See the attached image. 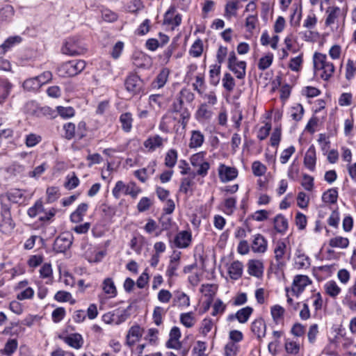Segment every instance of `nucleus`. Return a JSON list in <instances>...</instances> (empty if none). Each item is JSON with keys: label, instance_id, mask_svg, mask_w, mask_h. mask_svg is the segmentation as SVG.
<instances>
[{"label": "nucleus", "instance_id": "nucleus-1", "mask_svg": "<svg viewBox=\"0 0 356 356\" xmlns=\"http://www.w3.org/2000/svg\"><path fill=\"white\" fill-rule=\"evenodd\" d=\"M194 99L195 95L189 89L183 88L177 95L170 106L172 113L179 114V123L182 125L183 129H185L191 118L188 106L191 105Z\"/></svg>", "mask_w": 356, "mask_h": 356}, {"label": "nucleus", "instance_id": "nucleus-2", "mask_svg": "<svg viewBox=\"0 0 356 356\" xmlns=\"http://www.w3.org/2000/svg\"><path fill=\"white\" fill-rule=\"evenodd\" d=\"M314 67L316 71L322 70L321 77L327 81L334 72V66L332 62L327 60V56L321 53H315L314 55Z\"/></svg>", "mask_w": 356, "mask_h": 356}, {"label": "nucleus", "instance_id": "nucleus-3", "mask_svg": "<svg viewBox=\"0 0 356 356\" xmlns=\"http://www.w3.org/2000/svg\"><path fill=\"white\" fill-rule=\"evenodd\" d=\"M86 67V62L83 60H72L65 62L58 67L60 76H74L81 73Z\"/></svg>", "mask_w": 356, "mask_h": 356}, {"label": "nucleus", "instance_id": "nucleus-4", "mask_svg": "<svg viewBox=\"0 0 356 356\" xmlns=\"http://www.w3.org/2000/svg\"><path fill=\"white\" fill-rule=\"evenodd\" d=\"M227 67L236 74L237 79H243L245 77L246 63L245 61H238L234 51L229 53Z\"/></svg>", "mask_w": 356, "mask_h": 356}, {"label": "nucleus", "instance_id": "nucleus-5", "mask_svg": "<svg viewBox=\"0 0 356 356\" xmlns=\"http://www.w3.org/2000/svg\"><path fill=\"white\" fill-rule=\"evenodd\" d=\"M124 85L127 90L133 95H138L143 91V81L136 74L129 75L125 80Z\"/></svg>", "mask_w": 356, "mask_h": 356}, {"label": "nucleus", "instance_id": "nucleus-6", "mask_svg": "<svg viewBox=\"0 0 356 356\" xmlns=\"http://www.w3.org/2000/svg\"><path fill=\"white\" fill-rule=\"evenodd\" d=\"M73 236L69 233H64L58 236L54 241L53 249L56 252H65L72 245Z\"/></svg>", "mask_w": 356, "mask_h": 356}, {"label": "nucleus", "instance_id": "nucleus-7", "mask_svg": "<svg viewBox=\"0 0 356 356\" xmlns=\"http://www.w3.org/2000/svg\"><path fill=\"white\" fill-rule=\"evenodd\" d=\"M83 48L81 46L78 39L70 38L66 40L62 47V51L70 56L80 55L83 53Z\"/></svg>", "mask_w": 356, "mask_h": 356}, {"label": "nucleus", "instance_id": "nucleus-8", "mask_svg": "<svg viewBox=\"0 0 356 356\" xmlns=\"http://www.w3.org/2000/svg\"><path fill=\"white\" fill-rule=\"evenodd\" d=\"M191 232L187 230L178 232L172 241L170 240V242L172 243L175 247L181 249L188 248L191 245Z\"/></svg>", "mask_w": 356, "mask_h": 356}, {"label": "nucleus", "instance_id": "nucleus-9", "mask_svg": "<svg viewBox=\"0 0 356 356\" xmlns=\"http://www.w3.org/2000/svg\"><path fill=\"white\" fill-rule=\"evenodd\" d=\"M310 283L311 281L307 275H299L295 276L291 288L292 294L298 297Z\"/></svg>", "mask_w": 356, "mask_h": 356}, {"label": "nucleus", "instance_id": "nucleus-10", "mask_svg": "<svg viewBox=\"0 0 356 356\" xmlns=\"http://www.w3.org/2000/svg\"><path fill=\"white\" fill-rule=\"evenodd\" d=\"M286 245L283 241H278L275 244L274 249L275 259L276 261L277 269L282 268L285 265L286 262L284 260V255L286 253Z\"/></svg>", "mask_w": 356, "mask_h": 356}, {"label": "nucleus", "instance_id": "nucleus-11", "mask_svg": "<svg viewBox=\"0 0 356 356\" xmlns=\"http://www.w3.org/2000/svg\"><path fill=\"white\" fill-rule=\"evenodd\" d=\"M58 338L70 347L77 350L80 349L83 345V339L79 333H72L67 336L59 334Z\"/></svg>", "mask_w": 356, "mask_h": 356}, {"label": "nucleus", "instance_id": "nucleus-12", "mask_svg": "<svg viewBox=\"0 0 356 356\" xmlns=\"http://www.w3.org/2000/svg\"><path fill=\"white\" fill-rule=\"evenodd\" d=\"M252 312L253 309L251 307L247 306L238 310L236 314H229L227 320L230 322L236 319L240 323H245Z\"/></svg>", "mask_w": 356, "mask_h": 356}, {"label": "nucleus", "instance_id": "nucleus-13", "mask_svg": "<svg viewBox=\"0 0 356 356\" xmlns=\"http://www.w3.org/2000/svg\"><path fill=\"white\" fill-rule=\"evenodd\" d=\"M176 7L175 5H171L164 16V22L165 24L178 26L181 23V15L179 13L175 14Z\"/></svg>", "mask_w": 356, "mask_h": 356}, {"label": "nucleus", "instance_id": "nucleus-14", "mask_svg": "<svg viewBox=\"0 0 356 356\" xmlns=\"http://www.w3.org/2000/svg\"><path fill=\"white\" fill-rule=\"evenodd\" d=\"M143 329L138 325H133L130 327L126 336L127 344L129 346H134L136 341H139L143 335Z\"/></svg>", "mask_w": 356, "mask_h": 356}, {"label": "nucleus", "instance_id": "nucleus-15", "mask_svg": "<svg viewBox=\"0 0 356 356\" xmlns=\"http://www.w3.org/2000/svg\"><path fill=\"white\" fill-rule=\"evenodd\" d=\"M219 177L223 182L231 181L237 177L238 172L234 168L227 167L221 164L219 167Z\"/></svg>", "mask_w": 356, "mask_h": 356}, {"label": "nucleus", "instance_id": "nucleus-16", "mask_svg": "<svg viewBox=\"0 0 356 356\" xmlns=\"http://www.w3.org/2000/svg\"><path fill=\"white\" fill-rule=\"evenodd\" d=\"M252 332L257 336L258 339H261L266 336V325L263 318L255 319L251 325Z\"/></svg>", "mask_w": 356, "mask_h": 356}, {"label": "nucleus", "instance_id": "nucleus-17", "mask_svg": "<svg viewBox=\"0 0 356 356\" xmlns=\"http://www.w3.org/2000/svg\"><path fill=\"white\" fill-rule=\"evenodd\" d=\"M316 162V149L314 146L312 145L309 147L305 155L304 165L309 170L314 171L315 170Z\"/></svg>", "mask_w": 356, "mask_h": 356}, {"label": "nucleus", "instance_id": "nucleus-18", "mask_svg": "<svg viewBox=\"0 0 356 356\" xmlns=\"http://www.w3.org/2000/svg\"><path fill=\"white\" fill-rule=\"evenodd\" d=\"M163 144V139L159 135L149 137L145 140L143 145L149 152H154L156 148L161 147Z\"/></svg>", "mask_w": 356, "mask_h": 356}, {"label": "nucleus", "instance_id": "nucleus-19", "mask_svg": "<svg viewBox=\"0 0 356 356\" xmlns=\"http://www.w3.org/2000/svg\"><path fill=\"white\" fill-rule=\"evenodd\" d=\"M169 74L170 70L168 68H163L152 81V87L157 89L163 88L168 81Z\"/></svg>", "mask_w": 356, "mask_h": 356}, {"label": "nucleus", "instance_id": "nucleus-20", "mask_svg": "<svg viewBox=\"0 0 356 356\" xmlns=\"http://www.w3.org/2000/svg\"><path fill=\"white\" fill-rule=\"evenodd\" d=\"M9 202L15 204H22L25 201V196L23 191L18 188L11 189L5 195Z\"/></svg>", "mask_w": 356, "mask_h": 356}, {"label": "nucleus", "instance_id": "nucleus-21", "mask_svg": "<svg viewBox=\"0 0 356 356\" xmlns=\"http://www.w3.org/2000/svg\"><path fill=\"white\" fill-rule=\"evenodd\" d=\"M267 249V241L261 234H257L252 243V250L254 252L264 253Z\"/></svg>", "mask_w": 356, "mask_h": 356}, {"label": "nucleus", "instance_id": "nucleus-22", "mask_svg": "<svg viewBox=\"0 0 356 356\" xmlns=\"http://www.w3.org/2000/svg\"><path fill=\"white\" fill-rule=\"evenodd\" d=\"M88 209V204L86 203L80 204L76 209L71 213L70 220L74 223H78L83 220V216H85Z\"/></svg>", "mask_w": 356, "mask_h": 356}, {"label": "nucleus", "instance_id": "nucleus-23", "mask_svg": "<svg viewBox=\"0 0 356 356\" xmlns=\"http://www.w3.org/2000/svg\"><path fill=\"white\" fill-rule=\"evenodd\" d=\"M274 228L277 232L284 234L288 229V220L282 214L277 215L273 220Z\"/></svg>", "mask_w": 356, "mask_h": 356}, {"label": "nucleus", "instance_id": "nucleus-24", "mask_svg": "<svg viewBox=\"0 0 356 356\" xmlns=\"http://www.w3.org/2000/svg\"><path fill=\"white\" fill-rule=\"evenodd\" d=\"M173 305L181 308L188 307L190 305L189 296L184 292H175L173 299Z\"/></svg>", "mask_w": 356, "mask_h": 356}, {"label": "nucleus", "instance_id": "nucleus-25", "mask_svg": "<svg viewBox=\"0 0 356 356\" xmlns=\"http://www.w3.org/2000/svg\"><path fill=\"white\" fill-rule=\"evenodd\" d=\"M248 272L250 275L259 277L263 273V264L259 260H250Z\"/></svg>", "mask_w": 356, "mask_h": 356}, {"label": "nucleus", "instance_id": "nucleus-26", "mask_svg": "<svg viewBox=\"0 0 356 356\" xmlns=\"http://www.w3.org/2000/svg\"><path fill=\"white\" fill-rule=\"evenodd\" d=\"M204 141V134L200 131L193 130L191 131V136L188 146L191 149L197 148L202 145Z\"/></svg>", "mask_w": 356, "mask_h": 356}, {"label": "nucleus", "instance_id": "nucleus-27", "mask_svg": "<svg viewBox=\"0 0 356 356\" xmlns=\"http://www.w3.org/2000/svg\"><path fill=\"white\" fill-rule=\"evenodd\" d=\"M13 85L6 79L0 78V104L9 96Z\"/></svg>", "mask_w": 356, "mask_h": 356}, {"label": "nucleus", "instance_id": "nucleus-28", "mask_svg": "<svg viewBox=\"0 0 356 356\" xmlns=\"http://www.w3.org/2000/svg\"><path fill=\"white\" fill-rule=\"evenodd\" d=\"M230 277L233 280H238L242 275L243 264L238 261H234L228 269Z\"/></svg>", "mask_w": 356, "mask_h": 356}, {"label": "nucleus", "instance_id": "nucleus-29", "mask_svg": "<svg viewBox=\"0 0 356 356\" xmlns=\"http://www.w3.org/2000/svg\"><path fill=\"white\" fill-rule=\"evenodd\" d=\"M220 65H213L210 66L209 70V82L211 85L216 86L220 79Z\"/></svg>", "mask_w": 356, "mask_h": 356}, {"label": "nucleus", "instance_id": "nucleus-30", "mask_svg": "<svg viewBox=\"0 0 356 356\" xmlns=\"http://www.w3.org/2000/svg\"><path fill=\"white\" fill-rule=\"evenodd\" d=\"M122 129L125 132H129L132 128L133 118L131 113H124L120 116Z\"/></svg>", "mask_w": 356, "mask_h": 356}, {"label": "nucleus", "instance_id": "nucleus-31", "mask_svg": "<svg viewBox=\"0 0 356 356\" xmlns=\"http://www.w3.org/2000/svg\"><path fill=\"white\" fill-rule=\"evenodd\" d=\"M102 289L105 293L110 295V297H115L117 295V289L111 278H106L102 284Z\"/></svg>", "mask_w": 356, "mask_h": 356}, {"label": "nucleus", "instance_id": "nucleus-32", "mask_svg": "<svg viewBox=\"0 0 356 356\" xmlns=\"http://www.w3.org/2000/svg\"><path fill=\"white\" fill-rule=\"evenodd\" d=\"M212 115V111L209 108L207 103L200 104L197 112L196 116L198 120H208L210 119Z\"/></svg>", "mask_w": 356, "mask_h": 356}, {"label": "nucleus", "instance_id": "nucleus-33", "mask_svg": "<svg viewBox=\"0 0 356 356\" xmlns=\"http://www.w3.org/2000/svg\"><path fill=\"white\" fill-rule=\"evenodd\" d=\"M329 245L332 248H346L349 245V240L348 238L338 236L330 239Z\"/></svg>", "mask_w": 356, "mask_h": 356}, {"label": "nucleus", "instance_id": "nucleus-34", "mask_svg": "<svg viewBox=\"0 0 356 356\" xmlns=\"http://www.w3.org/2000/svg\"><path fill=\"white\" fill-rule=\"evenodd\" d=\"M1 222L0 226L3 232H8L13 230L15 224L12 218L11 214L1 216Z\"/></svg>", "mask_w": 356, "mask_h": 356}, {"label": "nucleus", "instance_id": "nucleus-35", "mask_svg": "<svg viewBox=\"0 0 356 356\" xmlns=\"http://www.w3.org/2000/svg\"><path fill=\"white\" fill-rule=\"evenodd\" d=\"M338 191L335 188H330L322 196V200L325 203L334 204L337 201Z\"/></svg>", "mask_w": 356, "mask_h": 356}, {"label": "nucleus", "instance_id": "nucleus-36", "mask_svg": "<svg viewBox=\"0 0 356 356\" xmlns=\"http://www.w3.org/2000/svg\"><path fill=\"white\" fill-rule=\"evenodd\" d=\"M340 12V9L338 7H329L326 11L327 16L325 19L326 26H330L333 24L338 17Z\"/></svg>", "mask_w": 356, "mask_h": 356}, {"label": "nucleus", "instance_id": "nucleus-37", "mask_svg": "<svg viewBox=\"0 0 356 356\" xmlns=\"http://www.w3.org/2000/svg\"><path fill=\"white\" fill-rule=\"evenodd\" d=\"M203 52V42L201 39H197L194 43L192 44L189 54L191 56L193 57H199L202 55Z\"/></svg>", "mask_w": 356, "mask_h": 356}, {"label": "nucleus", "instance_id": "nucleus-38", "mask_svg": "<svg viewBox=\"0 0 356 356\" xmlns=\"http://www.w3.org/2000/svg\"><path fill=\"white\" fill-rule=\"evenodd\" d=\"M41 84L38 81L36 76L33 78H30L25 80L23 83V88L24 90L27 91H35L39 89L41 87Z\"/></svg>", "mask_w": 356, "mask_h": 356}, {"label": "nucleus", "instance_id": "nucleus-39", "mask_svg": "<svg viewBox=\"0 0 356 356\" xmlns=\"http://www.w3.org/2000/svg\"><path fill=\"white\" fill-rule=\"evenodd\" d=\"M194 182L192 179L189 177H184L181 179V184L179 186V191L186 195H188V193L192 195L193 191L191 188V186H192Z\"/></svg>", "mask_w": 356, "mask_h": 356}, {"label": "nucleus", "instance_id": "nucleus-40", "mask_svg": "<svg viewBox=\"0 0 356 356\" xmlns=\"http://www.w3.org/2000/svg\"><path fill=\"white\" fill-rule=\"evenodd\" d=\"M21 41L22 38L20 36H10L5 40V42L0 46V48H1L3 49V52L5 53L13 45L20 43Z\"/></svg>", "mask_w": 356, "mask_h": 356}, {"label": "nucleus", "instance_id": "nucleus-41", "mask_svg": "<svg viewBox=\"0 0 356 356\" xmlns=\"http://www.w3.org/2000/svg\"><path fill=\"white\" fill-rule=\"evenodd\" d=\"M326 293L331 297L335 298L341 291V289L338 286L334 281H329L325 285Z\"/></svg>", "mask_w": 356, "mask_h": 356}, {"label": "nucleus", "instance_id": "nucleus-42", "mask_svg": "<svg viewBox=\"0 0 356 356\" xmlns=\"http://www.w3.org/2000/svg\"><path fill=\"white\" fill-rule=\"evenodd\" d=\"M177 160V152L174 149H170L165 157V165L168 168H172L175 165Z\"/></svg>", "mask_w": 356, "mask_h": 356}, {"label": "nucleus", "instance_id": "nucleus-43", "mask_svg": "<svg viewBox=\"0 0 356 356\" xmlns=\"http://www.w3.org/2000/svg\"><path fill=\"white\" fill-rule=\"evenodd\" d=\"M17 347L18 342L17 339H10L6 343L3 352L5 355L10 356L16 351Z\"/></svg>", "mask_w": 356, "mask_h": 356}, {"label": "nucleus", "instance_id": "nucleus-44", "mask_svg": "<svg viewBox=\"0 0 356 356\" xmlns=\"http://www.w3.org/2000/svg\"><path fill=\"white\" fill-rule=\"evenodd\" d=\"M42 141V137L40 135L31 133L26 136L25 145L27 147H33Z\"/></svg>", "mask_w": 356, "mask_h": 356}, {"label": "nucleus", "instance_id": "nucleus-45", "mask_svg": "<svg viewBox=\"0 0 356 356\" xmlns=\"http://www.w3.org/2000/svg\"><path fill=\"white\" fill-rule=\"evenodd\" d=\"M222 81V86L227 91L232 92L234 90L236 85L235 81L229 73L227 72L224 74Z\"/></svg>", "mask_w": 356, "mask_h": 356}, {"label": "nucleus", "instance_id": "nucleus-46", "mask_svg": "<svg viewBox=\"0 0 356 356\" xmlns=\"http://www.w3.org/2000/svg\"><path fill=\"white\" fill-rule=\"evenodd\" d=\"M159 222L161 227V232L169 230L173 224L172 218L164 213L161 214Z\"/></svg>", "mask_w": 356, "mask_h": 356}, {"label": "nucleus", "instance_id": "nucleus-47", "mask_svg": "<svg viewBox=\"0 0 356 356\" xmlns=\"http://www.w3.org/2000/svg\"><path fill=\"white\" fill-rule=\"evenodd\" d=\"M238 1H228L225 6V16L229 18L231 16L236 15V10L238 9Z\"/></svg>", "mask_w": 356, "mask_h": 356}, {"label": "nucleus", "instance_id": "nucleus-48", "mask_svg": "<svg viewBox=\"0 0 356 356\" xmlns=\"http://www.w3.org/2000/svg\"><path fill=\"white\" fill-rule=\"evenodd\" d=\"M195 318L192 312L183 313L180 315V322L186 327H191L195 324Z\"/></svg>", "mask_w": 356, "mask_h": 356}, {"label": "nucleus", "instance_id": "nucleus-49", "mask_svg": "<svg viewBox=\"0 0 356 356\" xmlns=\"http://www.w3.org/2000/svg\"><path fill=\"white\" fill-rule=\"evenodd\" d=\"M273 59V55L272 54H268L266 56L261 57L258 63V68L260 70H265L268 69L272 64Z\"/></svg>", "mask_w": 356, "mask_h": 356}, {"label": "nucleus", "instance_id": "nucleus-50", "mask_svg": "<svg viewBox=\"0 0 356 356\" xmlns=\"http://www.w3.org/2000/svg\"><path fill=\"white\" fill-rule=\"evenodd\" d=\"M290 113L291 117L293 120L297 122L300 121L302 119L304 114L303 106L301 104H298L296 106H293L291 108Z\"/></svg>", "mask_w": 356, "mask_h": 356}, {"label": "nucleus", "instance_id": "nucleus-51", "mask_svg": "<svg viewBox=\"0 0 356 356\" xmlns=\"http://www.w3.org/2000/svg\"><path fill=\"white\" fill-rule=\"evenodd\" d=\"M56 111L59 115L63 118H70L74 115V109L71 106L64 107L58 106L56 107Z\"/></svg>", "mask_w": 356, "mask_h": 356}, {"label": "nucleus", "instance_id": "nucleus-52", "mask_svg": "<svg viewBox=\"0 0 356 356\" xmlns=\"http://www.w3.org/2000/svg\"><path fill=\"white\" fill-rule=\"evenodd\" d=\"M236 199L235 197H228L224 201L225 213L232 215L236 209Z\"/></svg>", "mask_w": 356, "mask_h": 356}, {"label": "nucleus", "instance_id": "nucleus-53", "mask_svg": "<svg viewBox=\"0 0 356 356\" xmlns=\"http://www.w3.org/2000/svg\"><path fill=\"white\" fill-rule=\"evenodd\" d=\"M66 179L67 181L65 183L64 186L68 190L74 189L79 184V179L74 172H72L71 176L68 175Z\"/></svg>", "mask_w": 356, "mask_h": 356}, {"label": "nucleus", "instance_id": "nucleus-54", "mask_svg": "<svg viewBox=\"0 0 356 356\" xmlns=\"http://www.w3.org/2000/svg\"><path fill=\"white\" fill-rule=\"evenodd\" d=\"M114 316L115 324L120 325L124 322L129 317V314L127 309H123L122 311L116 309L114 311Z\"/></svg>", "mask_w": 356, "mask_h": 356}, {"label": "nucleus", "instance_id": "nucleus-55", "mask_svg": "<svg viewBox=\"0 0 356 356\" xmlns=\"http://www.w3.org/2000/svg\"><path fill=\"white\" fill-rule=\"evenodd\" d=\"M252 173L254 176L261 177L266 171V167L259 161H254L252 165Z\"/></svg>", "mask_w": 356, "mask_h": 356}, {"label": "nucleus", "instance_id": "nucleus-56", "mask_svg": "<svg viewBox=\"0 0 356 356\" xmlns=\"http://www.w3.org/2000/svg\"><path fill=\"white\" fill-rule=\"evenodd\" d=\"M65 131V138L67 140L72 139L76 134L75 124L72 122H67L63 125Z\"/></svg>", "mask_w": 356, "mask_h": 356}, {"label": "nucleus", "instance_id": "nucleus-57", "mask_svg": "<svg viewBox=\"0 0 356 356\" xmlns=\"http://www.w3.org/2000/svg\"><path fill=\"white\" fill-rule=\"evenodd\" d=\"M14 15V10L11 6L7 5L0 10V19L2 21L10 19Z\"/></svg>", "mask_w": 356, "mask_h": 356}, {"label": "nucleus", "instance_id": "nucleus-58", "mask_svg": "<svg viewBox=\"0 0 356 356\" xmlns=\"http://www.w3.org/2000/svg\"><path fill=\"white\" fill-rule=\"evenodd\" d=\"M43 204L41 200H38L35 204L30 207L27 211L29 217L35 218L38 213L43 211Z\"/></svg>", "mask_w": 356, "mask_h": 356}, {"label": "nucleus", "instance_id": "nucleus-59", "mask_svg": "<svg viewBox=\"0 0 356 356\" xmlns=\"http://www.w3.org/2000/svg\"><path fill=\"white\" fill-rule=\"evenodd\" d=\"M47 200L49 203L55 202L59 197V189L58 187L51 186L47 189Z\"/></svg>", "mask_w": 356, "mask_h": 356}, {"label": "nucleus", "instance_id": "nucleus-60", "mask_svg": "<svg viewBox=\"0 0 356 356\" xmlns=\"http://www.w3.org/2000/svg\"><path fill=\"white\" fill-rule=\"evenodd\" d=\"M193 87L200 95H202V89L205 87L204 78L202 74L195 76V82L193 83Z\"/></svg>", "mask_w": 356, "mask_h": 356}, {"label": "nucleus", "instance_id": "nucleus-61", "mask_svg": "<svg viewBox=\"0 0 356 356\" xmlns=\"http://www.w3.org/2000/svg\"><path fill=\"white\" fill-rule=\"evenodd\" d=\"M140 192V189L136 186L134 182H130L126 185L125 195H130L133 198H136Z\"/></svg>", "mask_w": 356, "mask_h": 356}, {"label": "nucleus", "instance_id": "nucleus-62", "mask_svg": "<svg viewBox=\"0 0 356 356\" xmlns=\"http://www.w3.org/2000/svg\"><path fill=\"white\" fill-rule=\"evenodd\" d=\"M355 73H356V60L354 61L349 59L346 66V78L348 80H350Z\"/></svg>", "mask_w": 356, "mask_h": 356}, {"label": "nucleus", "instance_id": "nucleus-63", "mask_svg": "<svg viewBox=\"0 0 356 356\" xmlns=\"http://www.w3.org/2000/svg\"><path fill=\"white\" fill-rule=\"evenodd\" d=\"M205 155V152H200L192 155L190 159L191 165L193 167H197L199 165L204 162Z\"/></svg>", "mask_w": 356, "mask_h": 356}, {"label": "nucleus", "instance_id": "nucleus-64", "mask_svg": "<svg viewBox=\"0 0 356 356\" xmlns=\"http://www.w3.org/2000/svg\"><path fill=\"white\" fill-rule=\"evenodd\" d=\"M238 350V346L234 342H229L225 346V356H236Z\"/></svg>", "mask_w": 356, "mask_h": 356}]
</instances>
